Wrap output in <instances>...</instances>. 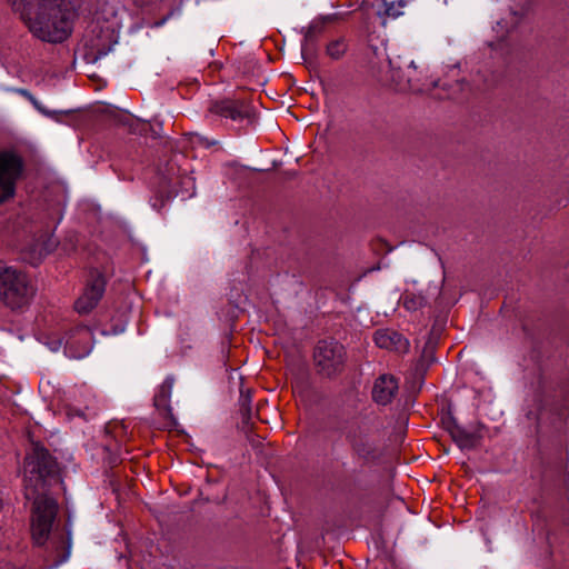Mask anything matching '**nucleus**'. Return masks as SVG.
I'll list each match as a JSON object with an SVG mask.
<instances>
[{"label": "nucleus", "instance_id": "21", "mask_svg": "<svg viewBox=\"0 0 569 569\" xmlns=\"http://www.w3.org/2000/svg\"><path fill=\"white\" fill-rule=\"evenodd\" d=\"M16 92L26 97L39 111L42 113H48L39 103V101L26 89H16Z\"/></svg>", "mask_w": 569, "mask_h": 569}, {"label": "nucleus", "instance_id": "4", "mask_svg": "<svg viewBox=\"0 0 569 569\" xmlns=\"http://www.w3.org/2000/svg\"><path fill=\"white\" fill-rule=\"evenodd\" d=\"M36 289L21 270L0 264V301L11 310L29 306Z\"/></svg>", "mask_w": 569, "mask_h": 569}, {"label": "nucleus", "instance_id": "25", "mask_svg": "<svg viewBox=\"0 0 569 569\" xmlns=\"http://www.w3.org/2000/svg\"><path fill=\"white\" fill-rule=\"evenodd\" d=\"M92 48H97L96 58L107 54V52L110 50V47H108L107 49H99L96 44H92Z\"/></svg>", "mask_w": 569, "mask_h": 569}, {"label": "nucleus", "instance_id": "17", "mask_svg": "<svg viewBox=\"0 0 569 569\" xmlns=\"http://www.w3.org/2000/svg\"><path fill=\"white\" fill-rule=\"evenodd\" d=\"M401 301L408 311H417L426 306L427 298L422 293L406 290L401 296Z\"/></svg>", "mask_w": 569, "mask_h": 569}, {"label": "nucleus", "instance_id": "19", "mask_svg": "<svg viewBox=\"0 0 569 569\" xmlns=\"http://www.w3.org/2000/svg\"><path fill=\"white\" fill-rule=\"evenodd\" d=\"M348 46L343 39H336L327 44L326 53L333 60L341 59L347 52Z\"/></svg>", "mask_w": 569, "mask_h": 569}, {"label": "nucleus", "instance_id": "11", "mask_svg": "<svg viewBox=\"0 0 569 569\" xmlns=\"http://www.w3.org/2000/svg\"><path fill=\"white\" fill-rule=\"evenodd\" d=\"M194 193V179L190 177L184 170L182 178L179 180V186H173V178L169 176H161L160 194L167 199L171 197L181 196L182 198L191 197Z\"/></svg>", "mask_w": 569, "mask_h": 569}, {"label": "nucleus", "instance_id": "2", "mask_svg": "<svg viewBox=\"0 0 569 569\" xmlns=\"http://www.w3.org/2000/svg\"><path fill=\"white\" fill-rule=\"evenodd\" d=\"M7 1L33 37L49 43H61L71 36L79 11L88 0Z\"/></svg>", "mask_w": 569, "mask_h": 569}, {"label": "nucleus", "instance_id": "1", "mask_svg": "<svg viewBox=\"0 0 569 569\" xmlns=\"http://www.w3.org/2000/svg\"><path fill=\"white\" fill-rule=\"evenodd\" d=\"M24 497L32 501L31 537L37 546L46 542L57 552L56 565L63 562L70 543L62 530L53 529L58 503L47 495V487L59 481L57 460L39 442L31 446L24 460Z\"/></svg>", "mask_w": 569, "mask_h": 569}, {"label": "nucleus", "instance_id": "6", "mask_svg": "<svg viewBox=\"0 0 569 569\" xmlns=\"http://www.w3.org/2000/svg\"><path fill=\"white\" fill-rule=\"evenodd\" d=\"M22 168V159L18 154L10 151L0 153V203L14 194Z\"/></svg>", "mask_w": 569, "mask_h": 569}, {"label": "nucleus", "instance_id": "24", "mask_svg": "<svg viewBox=\"0 0 569 569\" xmlns=\"http://www.w3.org/2000/svg\"><path fill=\"white\" fill-rule=\"evenodd\" d=\"M196 138L198 140V143H200L201 146H203L206 148H209V147L216 144V141H209L208 139L202 138L200 136H196Z\"/></svg>", "mask_w": 569, "mask_h": 569}, {"label": "nucleus", "instance_id": "13", "mask_svg": "<svg viewBox=\"0 0 569 569\" xmlns=\"http://www.w3.org/2000/svg\"><path fill=\"white\" fill-rule=\"evenodd\" d=\"M173 388V379L168 377L159 387L153 398V405L159 415L166 420L168 426L174 422L172 410L170 407V397Z\"/></svg>", "mask_w": 569, "mask_h": 569}, {"label": "nucleus", "instance_id": "3", "mask_svg": "<svg viewBox=\"0 0 569 569\" xmlns=\"http://www.w3.org/2000/svg\"><path fill=\"white\" fill-rule=\"evenodd\" d=\"M345 438L351 455L365 463L380 457L379 431L368 417H356L345 421Z\"/></svg>", "mask_w": 569, "mask_h": 569}, {"label": "nucleus", "instance_id": "9", "mask_svg": "<svg viewBox=\"0 0 569 569\" xmlns=\"http://www.w3.org/2000/svg\"><path fill=\"white\" fill-rule=\"evenodd\" d=\"M209 111L233 121H242L250 117V107L243 100L224 99L213 101L209 107Z\"/></svg>", "mask_w": 569, "mask_h": 569}, {"label": "nucleus", "instance_id": "10", "mask_svg": "<svg viewBox=\"0 0 569 569\" xmlns=\"http://www.w3.org/2000/svg\"><path fill=\"white\" fill-rule=\"evenodd\" d=\"M398 390V379L391 373H382L373 382L372 400L380 406H387L395 399Z\"/></svg>", "mask_w": 569, "mask_h": 569}, {"label": "nucleus", "instance_id": "18", "mask_svg": "<svg viewBox=\"0 0 569 569\" xmlns=\"http://www.w3.org/2000/svg\"><path fill=\"white\" fill-rule=\"evenodd\" d=\"M79 397L84 398L83 401L76 397V403L70 406V411L86 418L84 410H92L94 408V399L88 390L80 391Z\"/></svg>", "mask_w": 569, "mask_h": 569}, {"label": "nucleus", "instance_id": "12", "mask_svg": "<svg viewBox=\"0 0 569 569\" xmlns=\"http://www.w3.org/2000/svg\"><path fill=\"white\" fill-rule=\"evenodd\" d=\"M373 340L379 348L398 353L408 352L410 346L406 337L392 329L377 330Z\"/></svg>", "mask_w": 569, "mask_h": 569}, {"label": "nucleus", "instance_id": "26", "mask_svg": "<svg viewBox=\"0 0 569 569\" xmlns=\"http://www.w3.org/2000/svg\"><path fill=\"white\" fill-rule=\"evenodd\" d=\"M7 569H13V568H7Z\"/></svg>", "mask_w": 569, "mask_h": 569}, {"label": "nucleus", "instance_id": "14", "mask_svg": "<svg viewBox=\"0 0 569 569\" xmlns=\"http://www.w3.org/2000/svg\"><path fill=\"white\" fill-rule=\"evenodd\" d=\"M446 429L450 433L453 441L461 449H471L476 447L478 437L475 432L468 431L457 423L453 418H448L445 422Z\"/></svg>", "mask_w": 569, "mask_h": 569}, {"label": "nucleus", "instance_id": "23", "mask_svg": "<svg viewBox=\"0 0 569 569\" xmlns=\"http://www.w3.org/2000/svg\"><path fill=\"white\" fill-rule=\"evenodd\" d=\"M433 353H435V345L432 342L426 343L423 351H422V357L425 359H427L428 361H432Z\"/></svg>", "mask_w": 569, "mask_h": 569}, {"label": "nucleus", "instance_id": "20", "mask_svg": "<svg viewBox=\"0 0 569 569\" xmlns=\"http://www.w3.org/2000/svg\"><path fill=\"white\" fill-rule=\"evenodd\" d=\"M330 20V17H327L321 20L313 21L307 29L305 34V41L310 42L313 41L318 34H320L323 31L325 24L327 21Z\"/></svg>", "mask_w": 569, "mask_h": 569}, {"label": "nucleus", "instance_id": "7", "mask_svg": "<svg viewBox=\"0 0 569 569\" xmlns=\"http://www.w3.org/2000/svg\"><path fill=\"white\" fill-rule=\"evenodd\" d=\"M106 289V280L102 274L91 273L90 279L82 292L76 300L74 309L80 315L89 313L94 309L102 298Z\"/></svg>", "mask_w": 569, "mask_h": 569}, {"label": "nucleus", "instance_id": "15", "mask_svg": "<svg viewBox=\"0 0 569 569\" xmlns=\"http://www.w3.org/2000/svg\"><path fill=\"white\" fill-rule=\"evenodd\" d=\"M418 69V66L411 61L408 66V79L406 83H398L399 90H411L417 92H422L429 89L427 83H420V78H418L416 74H412L410 70H412L415 73Z\"/></svg>", "mask_w": 569, "mask_h": 569}, {"label": "nucleus", "instance_id": "16", "mask_svg": "<svg viewBox=\"0 0 569 569\" xmlns=\"http://www.w3.org/2000/svg\"><path fill=\"white\" fill-rule=\"evenodd\" d=\"M183 171H181L180 166L177 160V156L170 159L163 168H160L158 173V191L160 192V182L161 176H169L173 178V186H179V180L182 178Z\"/></svg>", "mask_w": 569, "mask_h": 569}, {"label": "nucleus", "instance_id": "8", "mask_svg": "<svg viewBox=\"0 0 569 569\" xmlns=\"http://www.w3.org/2000/svg\"><path fill=\"white\" fill-rule=\"evenodd\" d=\"M93 335L87 326H77L66 337L64 350L70 357L81 359L88 356L92 349Z\"/></svg>", "mask_w": 569, "mask_h": 569}, {"label": "nucleus", "instance_id": "5", "mask_svg": "<svg viewBox=\"0 0 569 569\" xmlns=\"http://www.w3.org/2000/svg\"><path fill=\"white\" fill-rule=\"evenodd\" d=\"M346 361V348L337 340L323 339L316 345L313 363L318 375L329 379L335 378L342 373Z\"/></svg>", "mask_w": 569, "mask_h": 569}, {"label": "nucleus", "instance_id": "22", "mask_svg": "<svg viewBox=\"0 0 569 569\" xmlns=\"http://www.w3.org/2000/svg\"><path fill=\"white\" fill-rule=\"evenodd\" d=\"M386 6V13L390 17H398L401 14L400 10L395 8V1L392 0H385Z\"/></svg>", "mask_w": 569, "mask_h": 569}]
</instances>
